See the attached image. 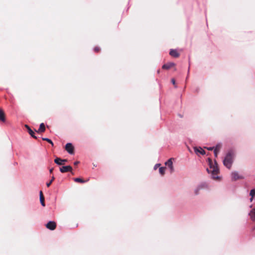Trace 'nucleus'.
Masks as SVG:
<instances>
[{
	"mask_svg": "<svg viewBox=\"0 0 255 255\" xmlns=\"http://www.w3.org/2000/svg\"><path fill=\"white\" fill-rule=\"evenodd\" d=\"M233 159L234 153L233 151H229L223 161L224 165L228 168L230 169L233 162Z\"/></svg>",
	"mask_w": 255,
	"mask_h": 255,
	"instance_id": "f257e3e1",
	"label": "nucleus"
},
{
	"mask_svg": "<svg viewBox=\"0 0 255 255\" xmlns=\"http://www.w3.org/2000/svg\"><path fill=\"white\" fill-rule=\"evenodd\" d=\"M208 160L211 170H209V169L207 168V171L208 173L211 172L214 175H217L219 172V169L217 166V163L215 162V165H213L212 159L209 158Z\"/></svg>",
	"mask_w": 255,
	"mask_h": 255,
	"instance_id": "f03ea898",
	"label": "nucleus"
},
{
	"mask_svg": "<svg viewBox=\"0 0 255 255\" xmlns=\"http://www.w3.org/2000/svg\"><path fill=\"white\" fill-rule=\"evenodd\" d=\"M66 150L70 154H74V147L71 143H68L65 145Z\"/></svg>",
	"mask_w": 255,
	"mask_h": 255,
	"instance_id": "7ed1b4c3",
	"label": "nucleus"
},
{
	"mask_svg": "<svg viewBox=\"0 0 255 255\" xmlns=\"http://www.w3.org/2000/svg\"><path fill=\"white\" fill-rule=\"evenodd\" d=\"M46 227L50 230H54L56 228V223L54 221H49L46 225Z\"/></svg>",
	"mask_w": 255,
	"mask_h": 255,
	"instance_id": "20e7f679",
	"label": "nucleus"
},
{
	"mask_svg": "<svg viewBox=\"0 0 255 255\" xmlns=\"http://www.w3.org/2000/svg\"><path fill=\"white\" fill-rule=\"evenodd\" d=\"M172 159H174L173 158H171L169 159L165 163V165L167 166L170 169V172L172 173L174 171V167L173 166Z\"/></svg>",
	"mask_w": 255,
	"mask_h": 255,
	"instance_id": "39448f33",
	"label": "nucleus"
},
{
	"mask_svg": "<svg viewBox=\"0 0 255 255\" xmlns=\"http://www.w3.org/2000/svg\"><path fill=\"white\" fill-rule=\"evenodd\" d=\"M207 187V184L206 183H201L195 189L194 192L195 195H198L199 193V191L201 189L206 188Z\"/></svg>",
	"mask_w": 255,
	"mask_h": 255,
	"instance_id": "423d86ee",
	"label": "nucleus"
},
{
	"mask_svg": "<svg viewBox=\"0 0 255 255\" xmlns=\"http://www.w3.org/2000/svg\"><path fill=\"white\" fill-rule=\"evenodd\" d=\"M72 170V167L70 165L62 166L60 168V171L62 173L71 172Z\"/></svg>",
	"mask_w": 255,
	"mask_h": 255,
	"instance_id": "0eeeda50",
	"label": "nucleus"
},
{
	"mask_svg": "<svg viewBox=\"0 0 255 255\" xmlns=\"http://www.w3.org/2000/svg\"><path fill=\"white\" fill-rule=\"evenodd\" d=\"M25 127L26 128V129H27V131L29 133V134L32 137H33L35 139H37V136H36L35 135V133L30 128V127L27 125H25Z\"/></svg>",
	"mask_w": 255,
	"mask_h": 255,
	"instance_id": "6e6552de",
	"label": "nucleus"
},
{
	"mask_svg": "<svg viewBox=\"0 0 255 255\" xmlns=\"http://www.w3.org/2000/svg\"><path fill=\"white\" fill-rule=\"evenodd\" d=\"M194 149L195 152L196 154L200 153L202 155H204L205 154V150L203 149H202L201 147H195L194 148Z\"/></svg>",
	"mask_w": 255,
	"mask_h": 255,
	"instance_id": "1a4fd4ad",
	"label": "nucleus"
},
{
	"mask_svg": "<svg viewBox=\"0 0 255 255\" xmlns=\"http://www.w3.org/2000/svg\"><path fill=\"white\" fill-rule=\"evenodd\" d=\"M174 66H175V64L174 63L170 62V63H168L164 64L162 66V68L163 69H169L174 67Z\"/></svg>",
	"mask_w": 255,
	"mask_h": 255,
	"instance_id": "9d476101",
	"label": "nucleus"
},
{
	"mask_svg": "<svg viewBox=\"0 0 255 255\" xmlns=\"http://www.w3.org/2000/svg\"><path fill=\"white\" fill-rule=\"evenodd\" d=\"M242 177L240 176L238 173L237 172H234L232 173V179L233 180H237L238 179H241Z\"/></svg>",
	"mask_w": 255,
	"mask_h": 255,
	"instance_id": "9b49d317",
	"label": "nucleus"
},
{
	"mask_svg": "<svg viewBox=\"0 0 255 255\" xmlns=\"http://www.w3.org/2000/svg\"><path fill=\"white\" fill-rule=\"evenodd\" d=\"M169 54L171 56H172L173 57H175V58L178 57L179 56V53L177 52V51L176 50H174V49H171L170 51L169 52Z\"/></svg>",
	"mask_w": 255,
	"mask_h": 255,
	"instance_id": "f8f14e48",
	"label": "nucleus"
},
{
	"mask_svg": "<svg viewBox=\"0 0 255 255\" xmlns=\"http://www.w3.org/2000/svg\"><path fill=\"white\" fill-rule=\"evenodd\" d=\"M45 130V127L44 123H41L40 125L39 128L38 130L36 131L38 133L44 132Z\"/></svg>",
	"mask_w": 255,
	"mask_h": 255,
	"instance_id": "ddd939ff",
	"label": "nucleus"
},
{
	"mask_svg": "<svg viewBox=\"0 0 255 255\" xmlns=\"http://www.w3.org/2000/svg\"><path fill=\"white\" fill-rule=\"evenodd\" d=\"M0 121L3 122L5 121V114L1 109H0Z\"/></svg>",
	"mask_w": 255,
	"mask_h": 255,
	"instance_id": "4468645a",
	"label": "nucleus"
},
{
	"mask_svg": "<svg viewBox=\"0 0 255 255\" xmlns=\"http://www.w3.org/2000/svg\"><path fill=\"white\" fill-rule=\"evenodd\" d=\"M40 201L41 204V205L44 207L45 206L44 202V197L43 193L41 191L40 192Z\"/></svg>",
	"mask_w": 255,
	"mask_h": 255,
	"instance_id": "2eb2a0df",
	"label": "nucleus"
},
{
	"mask_svg": "<svg viewBox=\"0 0 255 255\" xmlns=\"http://www.w3.org/2000/svg\"><path fill=\"white\" fill-rule=\"evenodd\" d=\"M61 161L62 159L59 157L56 158L54 160L55 163L58 165H63L64 164V163H62Z\"/></svg>",
	"mask_w": 255,
	"mask_h": 255,
	"instance_id": "dca6fc26",
	"label": "nucleus"
},
{
	"mask_svg": "<svg viewBox=\"0 0 255 255\" xmlns=\"http://www.w3.org/2000/svg\"><path fill=\"white\" fill-rule=\"evenodd\" d=\"M250 215L253 220L255 219V208L253 209L251 211L250 213Z\"/></svg>",
	"mask_w": 255,
	"mask_h": 255,
	"instance_id": "f3484780",
	"label": "nucleus"
},
{
	"mask_svg": "<svg viewBox=\"0 0 255 255\" xmlns=\"http://www.w3.org/2000/svg\"><path fill=\"white\" fill-rule=\"evenodd\" d=\"M165 169H166L165 167H161L159 168V172L161 175H164Z\"/></svg>",
	"mask_w": 255,
	"mask_h": 255,
	"instance_id": "a211bd4d",
	"label": "nucleus"
},
{
	"mask_svg": "<svg viewBox=\"0 0 255 255\" xmlns=\"http://www.w3.org/2000/svg\"><path fill=\"white\" fill-rule=\"evenodd\" d=\"M74 180L76 182H80L82 183L85 182V180L80 178H75L74 179Z\"/></svg>",
	"mask_w": 255,
	"mask_h": 255,
	"instance_id": "6ab92c4d",
	"label": "nucleus"
},
{
	"mask_svg": "<svg viewBox=\"0 0 255 255\" xmlns=\"http://www.w3.org/2000/svg\"><path fill=\"white\" fill-rule=\"evenodd\" d=\"M250 195L252 196L251 198L250 199L251 201H253V197L255 195V189H252L250 192Z\"/></svg>",
	"mask_w": 255,
	"mask_h": 255,
	"instance_id": "aec40b11",
	"label": "nucleus"
},
{
	"mask_svg": "<svg viewBox=\"0 0 255 255\" xmlns=\"http://www.w3.org/2000/svg\"><path fill=\"white\" fill-rule=\"evenodd\" d=\"M42 140H44V141H47L48 143H50L52 145H53V142L52 141V140L48 138H44L43 137L42 138Z\"/></svg>",
	"mask_w": 255,
	"mask_h": 255,
	"instance_id": "412c9836",
	"label": "nucleus"
},
{
	"mask_svg": "<svg viewBox=\"0 0 255 255\" xmlns=\"http://www.w3.org/2000/svg\"><path fill=\"white\" fill-rule=\"evenodd\" d=\"M55 178L53 176L51 178V180L49 181V182L48 183H47L46 184V185L47 187H49L50 186V185L51 184V183H52V182L54 181Z\"/></svg>",
	"mask_w": 255,
	"mask_h": 255,
	"instance_id": "4be33fe9",
	"label": "nucleus"
},
{
	"mask_svg": "<svg viewBox=\"0 0 255 255\" xmlns=\"http://www.w3.org/2000/svg\"><path fill=\"white\" fill-rule=\"evenodd\" d=\"M221 148V145L220 144H218L216 145V146L214 149H217V151H219Z\"/></svg>",
	"mask_w": 255,
	"mask_h": 255,
	"instance_id": "5701e85b",
	"label": "nucleus"
},
{
	"mask_svg": "<svg viewBox=\"0 0 255 255\" xmlns=\"http://www.w3.org/2000/svg\"><path fill=\"white\" fill-rule=\"evenodd\" d=\"M94 50L95 52H99L100 51V48L99 47L96 46L94 48Z\"/></svg>",
	"mask_w": 255,
	"mask_h": 255,
	"instance_id": "b1692460",
	"label": "nucleus"
},
{
	"mask_svg": "<svg viewBox=\"0 0 255 255\" xmlns=\"http://www.w3.org/2000/svg\"><path fill=\"white\" fill-rule=\"evenodd\" d=\"M171 82L174 85V87L175 88H176V84H175V80L174 79H171Z\"/></svg>",
	"mask_w": 255,
	"mask_h": 255,
	"instance_id": "393cba45",
	"label": "nucleus"
},
{
	"mask_svg": "<svg viewBox=\"0 0 255 255\" xmlns=\"http://www.w3.org/2000/svg\"><path fill=\"white\" fill-rule=\"evenodd\" d=\"M219 151H217V149H214V153L215 157H217Z\"/></svg>",
	"mask_w": 255,
	"mask_h": 255,
	"instance_id": "a878e982",
	"label": "nucleus"
},
{
	"mask_svg": "<svg viewBox=\"0 0 255 255\" xmlns=\"http://www.w3.org/2000/svg\"><path fill=\"white\" fill-rule=\"evenodd\" d=\"M214 148V147H210L207 148L209 150H212Z\"/></svg>",
	"mask_w": 255,
	"mask_h": 255,
	"instance_id": "bb28decb",
	"label": "nucleus"
},
{
	"mask_svg": "<svg viewBox=\"0 0 255 255\" xmlns=\"http://www.w3.org/2000/svg\"><path fill=\"white\" fill-rule=\"evenodd\" d=\"M67 161V159H62L61 161H62V163H64L65 162H66Z\"/></svg>",
	"mask_w": 255,
	"mask_h": 255,
	"instance_id": "cd10ccee",
	"label": "nucleus"
},
{
	"mask_svg": "<svg viewBox=\"0 0 255 255\" xmlns=\"http://www.w3.org/2000/svg\"><path fill=\"white\" fill-rule=\"evenodd\" d=\"M79 163V161H76L74 162V165H77Z\"/></svg>",
	"mask_w": 255,
	"mask_h": 255,
	"instance_id": "c85d7f7f",
	"label": "nucleus"
},
{
	"mask_svg": "<svg viewBox=\"0 0 255 255\" xmlns=\"http://www.w3.org/2000/svg\"><path fill=\"white\" fill-rule=\"evenodd\" d=\"M53 170V168H51L50 169L49 171L50 173H52Z\"/></svg>",
	"mask_w": 255,
	"mask_h": 255,
	"instance_id": "c756f323",
	"label": "nucleus"
},
{
	"mask_svg": "<svg viewBox=\"0 0 255 255\" xmlns=\"http://www.w3.org/2000/svg\"><path fill=\"white\" fill-rule=\"evenodd\" d=\"M159 165H160V164H156L155 166H159Z\"/></svg>",
	"mask_w": 255,
	"mask_h": 255,
	"instance_id": "7c9ffc66",
	"label": "nucleus"
}]
</instances>
